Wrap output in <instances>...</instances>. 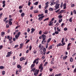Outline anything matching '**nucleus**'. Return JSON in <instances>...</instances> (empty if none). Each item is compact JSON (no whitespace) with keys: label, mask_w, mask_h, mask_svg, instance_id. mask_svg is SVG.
<instances>
[{"label":"nucleus","mask_w":76,"mask_h":76,"mask_svg":"<svg viewBox=\"0 0 76 76\" xmlns=\"http://www.w3.org/2000/svg\"><path fill=\"white\" fill-rule=\"evenodd\" d=\"M59 2V1L57 0L56 1V5L55 6V8L54 9L55 10H57L59 8H60V4H58Z\"/></svg>","instance_id":"1"},{"label":"nucleus","mask_w":76,"mask_h":76,"mask_svg":"<svg viewBox=\"0 0 76 76\" xmlns=\"http://www.w3.org/2000/svg\"><path fill=\"white\" fill-rule=\"evenodd\" d=\"M44 14H39L38 15V16L39 17V19H43V18L45 17V16L43 15ZM41 16V17H40Z\"/></svg>","instance_id":"2"},{"label":"nucleus","mask_w":76,"mask_h":76,"mask_svg":"<svg viewBox=\"0 0 76 76\" xmlns=\"http://www.w3.org/2000/svg\"><path fill=\"white\" fill-rule=\"evenodd\" d=\"M43 65L42 64H41L40 66H39V69H40V72H42L43 70V66H42Z\"/></svg>","instance_id":"3"},{"label":"nucleus","mask_w":76,"mask_h":76,"mask_svg":"<svg viewBox=\"0 0 76 76\" xmlns=\"http://www.w3.org/2000/svg\"><path fill=\"white\" fill-rule=\"evenodd\" d=\"M38 60H39V58H37L34 60L33 61V64H35V63L36 64H38Z\"/></svg>","instance_id":"4"},{"label":"nucleus","mask_w":76,"mask_h":76,"mask_svg":"<svg viewBox=\"0 0 76 76\" xmlns=\"http://www.w3.org/2000/svg\"><path fill=\"white\" fill-rule=\"evenodd\" d=\"M54 19H52L49 22V24H48V25L49 26H51V25H53V22H54L53 21H54Z\"/></svg>","instance_id":"5"},{"label":"nucleus","mask_w":76,"mask_h":76,"mask_svg":"<svg viewBox=\"0 0 76 76\" xmlns=\"http://www.w3.org/2000/svg\"><path fill=\"white\" fill-rule=\"evenodd\" d=\"M11 53H12V51H10V52H8L7 53V55L6 56V57H10V56H11Z\"/></svg>","instance_id":"6"},{"label":"nucleus","mask_w":76,"mask_h":76,"mask_svg":"<svg viewBox=\"0 0 76 76\" xmlns=\"http://www.w3.org/2000/svg\"><path fill=\"white\" fill-rule=\"evenodd\" d=\"M42 39L43 40H45V39H46V35L43 34L42 36Z\"/></svg>","instance_id":"7"},{"label":"nucleus","mask_w":76,"mask_h":76,"mask_svg":"<svg viewBox=\"0 0 76 76\" xmlns=\"http://www.w3.org/2000/svg\"><path fill=\"white\" fill-rule=\"evenodd\" d=\"M23 60H26V57L24 58V57H23L21 58L20 59V61H23Z\"/></svg>","instance_id":"8"},{"label":"nucleus","mask_w":76,"mask_h":76,"mask_svg":"<svg viewBox=\"0 0 76 76\" xmlns=\"http://www.w3.org/2000/svg\"><path fill=\"white\" fill-rule=\"evenodd\" d=\"M6 1H2V4H3V5L2 6L3 7H5V6H6V4L5 3Z\"/></svg>","instance_id":"9"},{"label":"nucleus","mask_w":76,"mask_h":76,"mask_svg":"<svg viewBox=\"0 0 76 76\" xmlns=\"http://www.w3.org/2000/svg\"><path fill=\"white\" fill-rule=\"evenodd\" d=\"M54 58H53L52 59V61L50 62L51 64H54Z\"/></svg>","instance_id":"10"},{"label":"nucleus","mask_w":76,"mask_h":76,"mask_svg":"<svg viewBox=\"0 0 76 76\" xmlns=\"http://www.w3.org/2000/svg\"><path fill=\"white\" fill-rule=\"evenodd\" d=\"M12 20V19H10L9 20V23H8L10 25H12V21H11Z\"/></svg>","instance_id":"11"},{"label":"nucleus","mask_w":76,"mask_h":76,"mask_svg":"<svg viewBox=\"0 0 76 76\" xmlns=\"http://www.w3.org/2000/svg\"><path fill=\"white\" fill-rule=\"evenodd\" d=\"M17 67L18 69H21L22 68V66H20V65H18L17 66Z\"/></svg>","instance_id":"12"},{"label":"nucleus","mask_w":76,"mask_h":76,"mask_svg":"<svg viewBox=\"0 0 76 76\" xmlns=\"http://www.w3.org/2000/svg\"><path fill=\"white\" fill-rule=\"evenodd\" d=\"M48 33V31H45L44 32H43L44 34L45 35H47Z\"/></svg>","instance_id":"13"},{"label":"nucleus","mask_w":76,"mask_h":76,"mask_svg":"<svg viewBox=\"0 0 76 76\" xmlns=\"http://www.w3.org/2000/svg\"><path fill=\"white\" fill-rule=\"evenodd\" d=\"M34 13H38L39 12V11L37 10H35L34 11Z\"/></svg>","instance_id":"14"},{"label":"nucleus","mask_w":76,"mask_h":76,"mask_svg":"<svg viewBox=\"0 0 76 76\" xmlns=\"http://www.w3.org/2000/svg\"><path fill=\"white\" fill-rule=\"evenodd\" d=\"M5 34V33L4 31H2L1 32V34L2 35V37H4V34Z\"/></svg>","instance_id":"15"},{"label":"nucleus","mask_w":76,"mask_h":76,"mask_svg":"<svg viewBox=\"0 0 76 76\" xmlns=\"http://www.w3.org/2000/svg\"><path fill=\"white\" fill-rule=\"evenodd\" d=\"M52 48H53V46L52 45H50L48 48V49L49 50H50V49H52Z\"/></svg>","instance_id":"16"},{"label":"nucleus","mask_w":76,"mask_h":76,"mask_svg":"<svg viewBox=\"0 0 76 76\" xmlns=\"http://www.w3.org/2000/svg\"><path fill=\"white\" fill-rule=\"evenodd\" d=\"M35 64H32L31 66V69L33 68L35 66Z\"/></svg>","instance_id":"17"},{"label":"nucleus","mask_w":76,"mask_h":76,"mask_svg":"<svg viewBox=\"0 0 76 76\" xmlns=\"http://www.w3.org/2000/svg\"><path fill=\"white\" fill-rule=\"evenodd\" d=\"M63 13V10H62L58 12V15H59V14H60V13Z\"/></svg>","instance_id":"18"},{"label":"nucleus","mask_w":76,"mask_h":76,"mask_svg":"<svg viewBox=\"0 0 76 76\" xmlns=\"http://www.w3.org/2000/svg\"><path fill=\"white\" fill-rule=\"evenodd\" d=\"M61 76V73H60L59 74H56L55 75V76Z\"/></svg>","instance_id":"19"},{"label":"nucleus","mask_w":76,"mask_h":76,"mask_svg":"<svg viewBox=\"0 0 76 76\" xmlns=\"http://www.w3.org/2000/svg\"><path fill=\"white\" fill-rule=\"evenodd\" d=\"M49 11H53V8H50L49 9Z\"/></svg>","instance_id":"20"},{"label":"nucleus","mask_w":76,"mask_h":76,"mask_svg":"<svg viewBox=\"0 0 76 76\" xmlns=\"http://www.w3.org/2000/svg\"><path fill=\"white\" fill-rule=\"evenodd\" d=\"M25 16V13L24 12H22L21 14V16L22 17H23Z\"/></svg>","instance_id":"21"},{"label":"nucleus","mask_w":76,"mask_h":76,"mask_svg":"<svg viewBox=\"0 0 76 76\" xmlns=\"http://www.w3.org/2000/svg\"><path fill=\"white\" fill-rule=\"evenodd\" d=\"M51 40V38H50L48 40L47 42H50V41Z\"/></svg>","instance_id":"22"},{"label":"nucleus","mask_w":76,"mask_h":76,"mask_svg":"<svg viewBox=\"0 0 76 76\" xmlns=\"http://www.w3.org/2000/svg\"><path fill=\"white\" fill-rule=\"evenodd\" d=\"M67 56H64L63 57V60H66V58H67Z\"/></svg>","instance_id":"23"},{"label":"nucleus","mask_w":76,"mask_h":76,"mask_svg":"<svg viewBox=\"0 0 76 76\" xmlns=\"http://www.w3.org/2000/svg\"><path fill=\"white\" fill-rule=\"evenodd\" d=\"M12 37L11 36V37L9 39V41H12Z\"/></svg>","instance_id":"24"},{"label":"nucleus","mask_w":76,"mask_h":76,"mask_svg":"<svg viewBox=\"0 0 76 76\" xmlns=\"http://www.w3.org/2000/svg\"><path fill=\"white\" fill-rule=\"evenodd\" d=\"M73 58L72 57H71L70 58V62H73Z\"/></svg>","instance_id":"25"},{"label":"nucleus","mask_w":76,"mask_h":76,"mask_svg":"<svg viewBox=\"0 0 76 76\" xmlns=\"http://www.w3.org/2000/svg\"><path fill=\"white\" fill-rule=\"evenodd\" d=\"M61 45V43H60L59 44H57V47H60Z\"/></svg>","instance_id":"26"},{"label":"nucleus","mask_w":76,"mask_h":76,"mask_svg":"<svg viewBox=\"0 0 76 76\" xmlns=\"http://www.w3.org/2000/svg\"><path fill=\"white\" fill-rule=\"evenodd\" d=\"M35 70H36V68H35V67H34L33 69H31V72H34V71Z\"/></svg>","instance_id":"27"},{"label":"nucleus","mask_w":76,"mask_h":76,"mask_svg":"<svg viewBox=\"0 0 76 76\" xmlns=\"http://www.w3.org/2000/svg\"><path fill=\"white\" fill-rule=\"evenodd\" d=\"M19 47V45H15V47H14V48H16Z\"/></svg>","instance_id":"28"},{"label":"nucleus","mask_w":76,"mask_h":76,"mask_svg":"<svg viewBox=\"0 0 76 76\" xmlns=\"http://www.w3.org/2000/svg\"><path fill=\"white\" fill-rule=\"evenodd\" d=\"M38 1L36 2L35 3H34V5L37 6V5H38Z\"/></svg>","instance_id":"29"},{"label":"nucleus","mask_w":76,"mask_h":76,"mask_svg":"<svg viewBox=\"0 0 76 76\" xmlns=\"http://www.w3.org/2000/svg\"><path fill=\"white\" fill-rule=\"evenodd\" d=\"M38 74L37 73V72H34V76H37V75H38Z\"/></svg>","instance_id":"30"},{"label":"nucleus","mask_w":76,"mask_h":76,"mask_svg":"<svg viewBox=\"0 0 76 76\" xmlns=\"http://www.w3.org/2000/svg\"><path fill=\"white\" fill-rule=\"evenodd\" d=\"M5 75V71H3L2 72V75Z\"/></svg>","instance_id":"31"},{"label":"nucleus","mask_w":76,"mask_h":76,"mask_svg":"<svg viewBox=\"0 0 76 76\" xmlns=\"http://www.w3.org/2000/svg\"><path fill=\"white\" fill-rule=\"evenodd\" d=\"M6 20H4V22H5V23H6V24H7V22H8V20H6Z\"/></svg>","instance_id":"32"},{"label":"nucleus","mask_w":76,"mask_h":76,"mask_svg":"<svg viewBox=\"0 0 76 76\" xmlns=\"http://www.w3.org/2000/svg\"><path fill=\"white\" fill-rule=\"evenodd\" d=\"M41 34H42V31L40 30L39 31V35H41Z\"/></svg>","instance_id":"33"},{"label":"nucleus","mask_w":76,"mask_h":76,"mask_svg":"<svg viewBox=\"0 0 76 76\" xmlns=\"http://www.w3.org/2000/svg\"><path fill=\"white\" fill-rule=\"evenodd\" d=\"M57 31L58 32H60V31H61V30L60 29H59V28L58 27L57 28Z\"/></svg>","instance_id":"34"},{"label":"nucleus","mask_w":76,"mask_h":76,"mask_svg":"<svg viewBox=\"0 0 76 76\" xmlns=\"http://www.w3.org/2000/svg\"><path fill=\"white\" fill-rule=\"evenodd\" d=\"M43 52H45L46 51V48H44L43 49Z\"/></svg>","instance_id":"35"},{"label":"nucleus","mask_w":76,"mask_h":76,"mask_svg":"<svg viewBox=\"0 0 76 76\" xmlns=\"http://www.w3.org/2000/svg\"><path fill=\"white\" fill-rule=\"evenodd\" d=\"M19 36H18V35H15V37L16 38V39H18V37H19Z\"/></svg>","instance_id":"36"},{"label":"nucleus","mask_w":76,"mask_h":76,"mask_svg":"<svg viewBox=\"0 0 76 76\" xmlns=\"http://www.w3.org/2000/svg\"><path fill=\"white\" fill-rule=\"evenodd\" d=\"M31 31H32V32H34V31H35V28H32L31 29Z\"/></svg>","instance_id":"37"},{"label":"nucleus","mask_w":76,"mask_h":76,"mask_svg":"<svg viewBox=\"0 0 76 76\" xmlns=\"http://www.w3.org/2000/svg\"><path fill=\"white\" fill-rule=\"evenodd\" d=\"M30 41V40L29 39H28L26 42V44H28L29 42Z\"/></svg>","instance_id":"38"},{"label":"nucleus","mask_w":76,"mask_h":76,"mask_svg":"<svg viewBox=\"0 0 76 76\" xmlns=\"http://www.w3.org/2000/svg\"><path fill=\"white\" fill-rule=\"evenodd\" d=\"M31 2L30 1H28V5L30 6V5H31Z\"/></svg>","instance_id":"39"},{"label":"nucleus","mask_w":76,"mask_h":76,"mask_svg":"<svg viewBox=\"0 0 76 76\" xmlns=\"http://www.w3.org/2000/svg\"><path fill=\"white\" fill-rule=\"evenodd\" d=\"M55 33L56 34H58L59 32H58V31H55Z\"/></svg>","instance_id":"40"},{"label":"nucleus","mask_w":76,"mask_h":76,"mask_svg":"<svg viewBox=\"0 0 76 76\" xmlns=\"http://www.w3.org/2000/svg\"><path fill=\"white\" fill-rule=\"evenodd\" d=\"M29 50L31 51V49H32V46H30L29 47Z\"/></svg>","instance_id":"41"},{"label":"nucleus","mask_w":76,"mask_h":76,"mask_svg":"<svg viewBox=\"0 0 76 76\" xmlns=\"http://www.w3.org/2000/svg\"><path fill=\"white\" fill-rule=\"evenodd\" d=\"M53 69L50 68L49 69V71L50 72H53Z\"/></svg>","instance_id":"42"},{"label":"nucleus","mask_w":76,"mask_h":76,"mask_svg":"<svg viewBox=\"0 0 76 76\" xmlns=\"http://www.w3.org/2000/svg\"><path fill=\"white\" fill-rule=\"evenodd\" d=\"M64 25V23H62L61 25V26L62 28H63V26Z\"/></svg>","instance_id":"43"},{"label":"nucleus","mask_w":76,"mask_h":76,"mask_svg":"<svg viewBox=\"0 0 76 76\" xmlns=\"http://www.w3.org/2000/svg\"><path fill=\"white\" fill-rule=\"evenodd\" d=\"M60 9H59L58 10H57L56 11H55V12L56 13H57V12H59V11H60Z\"/></svg>","instance_id":"44"},{"label":"nucleus","mask_w":76,"mask_h":76,"mask_svg":"<svg viewBox=\"0 0 76 76\" xmlns=\"http://www.w3.org/2000/svg\"><path fill=\"white\" fill-rule=\"evenodd\" d=\"M4 68V66H0V69H3Z\"/></svg>","instance_id":"45"},{"label":"nucleus","mask_w":76,"mask_h":76,"mask_svg":"<svg viewBox=\"0 0 76 76\" xmlns=\"http://www.w3.org/2000/svg\"><path fill=\"white\" fill-rule=\"evenodd\" d=\"M64 31H67V28L66 27H65L64 28Z\"/></svg>","instance_id":"46"},{"label":"nucleus","mask_w":76,"mask_h":76,"mask_svg":"<svg viewBox=\"0 0 76 76\" xmlns=\"http://www.w3.org/2000/svg\"><path fill=\"white\" fill-rule=\"evenodd\" d=\"M62 6H63V2H62L61 3V4L60 6V7H61V8H62Z\"/></svg>","instance_id":"47"},{"label":"nucleus","mask_w":76,"mask_h":76,"mask_svg":"<svg viewBox=\"0 0 76 76\" xmlns=\"http://www.w3.org/2000/svg\"><path fill=\"white\" fill-rule=\"evenodd\" d=\"M45 40L43 39V40L42 41V44H45L44 43V40Z\"/></svg>","instance_id":"48"},{"label":"nucleus","mask_w":76,"mask_h":76,"mask_svg":"<svg viewBox=\"0 0 76 76\" xmlns=\"http://www.w3.org/2000/svg\"><path fill=\"white\" fill-rule=\"evenodd\" d=\"M19 9H22V6H20L19 7Z\"/></svg>","instance_id":"49"},{"label":"nucleus","mask_w":76,"mask_h":76,"mask_svg":"<svg viewBox=\"0 0 76 76\" xmlns=\"http://www.w3.org/2000/svg\"><path fill=\"white\" fill-rule=\"evenodd\" d=\"M54 76V73H52V74L51 75H50L49 76Z\"/></svg>","instance_id":"50"},{"label":"nucleus","mask_w":76,"mask_h":76,"mask_svg":"<svg viewBox=\"0 0 76 76\" xmlns=\"http://www.w3.org/2000/svg\"><path fill=\"white\" fill-rule=\"evenodd\" d=\"M73 13L75 15H76V10H74L73 11Z\"/></svg>","instance_id":"51"},{"label":"nucleus","mask_w":76,"mask_h":76,"mask_svg":"<svg viewBox=\"0 0 76 76\" xmlns=\"http://www.w3.org/2000/svg\"><path fill=\"white\" fill-rule=\"evenodd\" d=\"M20 34H21L20 32H19L18 33V35H17L19 36V35H20Z\"/></svg>","instance_id":"52"},{"label":"nucleus","mask_w":76,"mask_h":76,"mask_svg":"<svg viewBox=\"0 0 76 76\" xmlns=\"http://www.w3.org/2000/svg\"><path fill=\"white\" fill-rule=\"evenodd\" d=\"M45 58V56H44L42 57L41 59L42 60H44V59Z\"/></svg>","instance_id":"53"},{"label":"nucleus","mask_w":76,"mask_h":76,"mask_svg":"<svg viewBox=\"0 0 76 76\" xmlns=\"http://www.w3.org/2000/svg\"><path fill=\"white\" fill-rule=\"evenodd\" d=\"M37 51L35 50L33 51V53H34V54H36V53H37Z\"/></svg>","instance_id":"54"},{"label":"nucleus","mask_w":76,"mask_h":76,"mask_svg":"<svg viewBox=\"0 0 76 76\" xmlns=\"http://www.w3.org/2000/svg\"><path fill=\"white\" fill-rule=\"evenodd\" d=\"M69 49H70V47L69 46L67 47V50H69Z\"/></svg>","instance_id":"55"},{"label":"nucleus","mask_w":76,"mask_h":76,"mask_svg":"<svg viewBox=\"0 0 76 76\" xmlns=\"http://www.w3.org/2000/svg\"><path fill=\"white\" fill-rule=\"evenodd\" d=\"M30 28H28V29H27V32H30Z\"/></svg>","instance_id":"56"},{"label":"nucleus","mask_w":76,"mask_h":76,"mask_svg":"<svg viewBox=\"0 0 76 76\" xmlns=\"http://www.w3.org/2000/svg\"><path fill=\"white\" fill-rule=\"evenodd\" d=\"M65 44H65V43H62V44H61V46H63V45H65Z\"/></svg>","instance_id":"57"},{"label":"nucleus","mask_w":76,"mask_h":76,"mask_svg":"<svg viewBox=\"0 0 76 76\" xmlns=\"http://www.w3.org/2000/svg\"><path fill=\"white\" fill-rule=\"evenodd\" d=\"M71 45V43H69L68 44L67 47H69V46H70V45Z\"/></svg>","instance_id":"58"},{"label":"nucleus","mask_w":76,"mask_h":76,"mask_svg":"<svg viewBox=\"0 0 76 76\" xmlns=\"http://www.w3.org/2000/svg\"><path fill=\"white\" fill-rule=\"evenodd\" d=\"M34 9V7H33V6H31V8H30V10H32V9Z\"/></svg>","instance_id":"59"},{"label":"nucleus","mask_w":76,"mask_h":76,"mask_svg":"<svg viewBox=\"0 0 76 76\" xmlns=\"http://www.w3.org/2000/svg\"><path fill=\"white\" fill-rule=\"evenodd\" d=\"M42 46V45L41 44H40V45L39 46V48H41V47Z\"/></svg>","instance_id":"60"},{"label":"nucleus","mask_w":76,"mask_h":76,"mask_svg":"<svg viewBox=\"0 0 76 76\" xmlns=\"http://www.w3.org/2000/svg\"><path fill=\"white\" fill-rule=\"evenodd\" d=\"M58 23H57L56 24L55 26H58Z\"/></svg>","instance_id":"61"},{"label":"nucleus","mask_w":76,"mask_h":76,"mask_svg":"<svg viewBox=\"0 0 76 76\" xmlns=\"http://www.w3.org/2000/svg\"><path fill=\"white\" fill-rule=\"evenodd\" d=\"M76 54V53H75L74 54H73L72 55V56L74 57L75 56V55Z\"/></svg>","instance_id":"62"},{"label":"nucleus","mask_w":76,"mask_h":76,"mask_svg":"<svg viewBox=\"0 0 76 76\" xmlns=\"http://www.w3.org/2000/svg\"><path fill=\"white\" fill-rule=\"evenodd\" d=\"M73 72L74 73H75L76 72V68H75L74 70H73Z\"/></svg>","instance_id":"63"},{"label":"nucleus","mask_w":76,"mask_h":76,"mask_svg":"<svg viewBox=\"0 0 76 76\" xmlns=\"http://www.w3.org/2000/svg\"><path fill=\"white\" fill-rule=\"evenodd\" d=\"M19 12H20V13H22V9L20 10Z\"/></svg>","instance_id":"64"}]
</instances>
